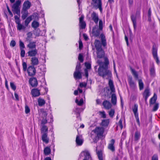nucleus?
Listing matches in <instances>:
<instances>
[{
	"label": "nucleus",
	"mask_w": 160,
	"mask_h": 160,
	"mask_svg": "<svg viewBox=\"0 0 160 160\" xmlns=\"http://www.w3.org/2000/svg\"><path fill=\"white\" fill-rule=\"evenodd\" d=\"M84 18V17L83 16H82L79 18V25L82 29L85 28L86 26L85 22L83 21Z\"/></svg>",
	"instance_id": "14"
},
{
	"label": "nucleus",
	"mask_w": 160,
	"mask_h": 160,
	"mask_svg": "<svg viewBox=\"0 0 160 160\" xmlns=\"http://www.w3.org/2000/svg\"><path fill=\"white\" fill-rule=\"evenodd\" d=\"M92 1L95 4V5L98 6L100 10L101 11L102 5L101 0H92Z\"/></svg>",
	"instance_id": "20"
},
{
	"label": "nucleus",
	"mask_w": 160,
	"mask_h": 160,
	"mask_svg": "<svg viewBox=\"0 0 160 160\" xmlns=\"http://www.w3.org/2000/svg\"><path fill=\"white\" fill-rule=\"evenodd\" d=\"M138 83L140 90H142L143 88V84L142 81L140 79L138 80Z\"/></svg>",
	"instance_id": "39"
},
{
	"label": "nucleus",
	"mask_w": 160,
	"mask_h": 160,
	"mask_svg": "<svg viewBox=\"0 0 160 160\" xmlns=\"http://www.w3.org/2000/svg\"><path fill=\"white\" fill-rule=\"evenodd\" d=\"M31 93L32 96L34 97H38L40 94L39 90L37 89H32L31 91Z\"/></svg>",
	"instance_id": "19"
},
{
	"label": "nucleus",
	"mask_w": 160,
	"mask_h": 160,
	"mask_svg": "<svg viewBox=\"0 0 160 160\" xmlns=\"http://www.w3.org/2000/svg\"><path fill=\"white\" fill-rule=\"evenodd\" d=\"M10 87L14 90L16 89V87L13 82H11L10 83Z\"/></svg>",
	"instance_id": "49"
},
{
	"label": "nucleus",
	"mask_w": 160,
	"mask_h": 160,
	"mask_svg": "<svg viewBox=\"0 0 160 160\" xmlns=\"http://www.w3.org/2000/svg\"><path fill=\"white\" fill-rule=\"evenodd\" d=\"M22 66L23 70L24 71H26L27 68V65L26 63L25 62H23L22 63Z\"/></svg>",
	"instance_id": "53"
},
{
	"label": "nucleus",
	"mask_w": 160,
	"mask_h": 160,
	"mask_svg": "<svg viewBox=\"0 0 160 160\" xmlns=\"http://www.w3.org/2000/svg\"><path fill=\"white\" fill-rule=\"evenodd\" d=\"M27 72L29 76H32L35 74L36 70L34 67L30 66L28 67Z\"/></svg>",
	"instance_id": "7"
},
{
	"label": "nucleus",
	"mask_w": 160,
	"mask_h": 160,
	"mask_svg": "<svg viewBox=\"0 0 160 160\" xmlns=\"http://www.w3.org/2000/svg\"><path fill=\"white\" fill-rule=\"evenodd\" d=\"M32 34L31 32H28L27 34V37L26 38L27 40H28L29 38H31L32 37Z\"/></svg>",
	"instance_id": "47"
},
{
	"label": "nucleus",
	"mask_w": 160,
	"mask_h": 160,
	"mask_svg": "<svg viewBox=\"0 0 160 160\" xmlns=\"http://www.w3.org/2000/svg\"><path fill=\"white\" fill-rule=\"evenodd\" d=\"M14 18L15 20V22L17 24L20 23V20L19 18L16 15L14 16Z\"/></svg>",
	"instance_id": "45"
},
{
	"label": "nucleus",
	"mask_w": 160,
	"mask_h": 160,
	"mask_svg": "<svg viewBox=\"0 0 160 160\" xmlns=\"http://www.w3.org/2000/svg\"><path fill=\"white\" fill-rule=\"evenodd\" d=\"M21 4V1L19 0L16 1L15 3L13 4L12 7V11L13 13L17 14L20 13V9L19 8V6Z\"/></svg>",
	"instance_id": "3"
},
{
	"label": "nucleus",
	"mask_w": 160,
	"mask_h": 160,
	"mask_svg": "<svg viewBox=\"0 0 160 160\" xmlns=\"http://www.w3.org/2000/svg\"><path fill=\"white\" fill-rule=\"evenodd\" d=\"M42 139L43 142L46 143H48L49 142V138L48 137L47 133H43L42 135Z\"/></svg>",
	"instance_id": "18"
},
{
	"label": "nucleus",
	"mask_w": 160,
	"mask_h": 160,
	"mask_svg": "<svg viewBox=\"0 0 160 160\" xmlns=\"http://www.w3.org/2000/svg\"><path fill=\"white\" fill-rule=\"evenodd\" d=\"M7 8L9 14L11 16V17H12V14L11 12V11H10V9H9V7L8 6H7Z\"/></svg>",
	"instance_id": "60"
},
{
	"label": "nucleus",
	"mask_w": 160,
	"mask_h": 160,
	"mask_svg": "<svg viewBox=\"0 0 160 160\" xmlns=\"http://www.w3.org/2000/svg\"><path fill=\"white\" fill-rule=\"evenodd\" d=\"M102 105L104 108L107 109H109L112 106V104L110 102L106 100L103 101Z\"/></svg>",
	"instance_id": "10"
},
{
	"label": "nucleus",
	"mask_w": 160,
	"mask_h": 160,
	"mask_svg": "<svg viewBox=\"0 0 160 160\" xmlns=\"http://www.w3.org/2000/svg\"><path fill=\"white\" fill-rule=\"evenodd\" d=\"M109 86L112 92H115V89L112 81L110 80L109 81Z\"/></svg>",
	"instance_id": "28"
},
{
	"label": "nucleus",
	"mask_w": 160,
	"mask_h": 160,
	"mask_svg": "<svg viewBox=\"0 0 160 160\" xmlns=\"http://www.w3.org/2000/svg\"><path fill=\"white\" fill-rule=\"evenodd\" d=\"M151 74L152 75L154 76L155 75V70L154 68H152L150 69Z\"/></svg>",
	"instance_id": "56"
},
{
	"label": "nucleus",
	"mask_w": 160,
	"mask_h": 160,
	"mask_svg": "<svg viewBox=\"0 0 160 160\" xmlns=\"http://www.w3.org/2000/svg\"><path fill=\"white\" fill-rule=\"evenodd\" d=\"M18 25L17 26V29L19 31H21L22 30L24 29L25 27L20 23L17 24Z\"/></svg>",
	"instance_id": "35"
},
{
	"label": "nucleus",
	"mask_w": 160,
	"mask_h": 160,
	"mask_svg": "<svg viewBox=\"0 0 160 160\" xmlns=\"http://www.w3.org/2000/svg\"><path fill=\"white\" fill-rule=\"evenodd\" d=\"M32 20V17L30 16L28 17L25 21V25L26 26H27L28 24L29 23L30 21Z\"/></svg>",
	"instance_id": "34"
},
{
	"label": "nucleus",
	"mask_w": 160,
	"mask_h": 160,
	"mask_svg": "<svg viewBox=\"0 0 160 160\" xmlns=\"http://www.w3.org/2000/svg\"><path fill=\"white\" fill-rule=\"evenodd\" d=\"M99 113L100 115L102 118H106V114L105 113V112L104 111H100L99 112Z\"/></svg>",
	"instance_id": "48"
},
{
	"label": "nucleus",
	"mask_w": 160,
	"mask_h": 160,
	"mask_svg": "<svg viewBox=\"0 0 160 160\" xmlns=\"http://www.w3.org/2000/svg\"><path fill=\"white\" fill-rule=\"evenodd\" d=\"M100 37L101 38L102 44L103 46L105 47L107 45L105 37L103 34H101L100 35Z\"/></svg>",
	"instance_id": "25"
},
{
	"label": "nucleus",
	"mask_w": 160,
	"mask_h": 160,
	"mask_svg": "<svg viewBox=\"0 0 160 160\" xmlns=\"http://www.w3.org/2000/svg\"><path fill=\"white\" fill-rule=\"evenodd\" d=\"M111 101L113 105H116L117 103V97L115 94L114 93L112 94Z\"/></svg>",
	"instance_id": "23"
},
{
	"label": "nucleus",
	"mask_w": 160,
	"mask_h": 160,
	"mask_svg": "<svg viewBox=\"0 0 160 160\" xmlns=\"http://www.w3.org/2000/svg\"><path fill=\"white\" fill-rule=\"evenodd\" d=\"M39 24L38 22L36 21H34L32 23V26L34 28H36L39 26Z\"/></svg>",
	"instance_id": "36"
},
{
	"label": "nucleus",
	"mask_w": 160,
	"mask_h": 160,
	"mask_svg": "<svg viewBox=\"0 0 160 160\" xmlns=\"http://www.w3.org/2000/svg\"><path fill=\"white\" fill-rule=\"evenodd\" d=\"M30 111V109L27 105L25 106V112L26 114L29 112Z\"/></svg>",
	"instance_id": "50"
},
{
	"label": "nucleus",
	"mask_w": 160,
	"mask_h": 160,
	"mask_svg": "<svg viewBox=\"0 0 160 160\" xmlns=\"http://www.w3.org/2000/svg\"><path fill=\"white\" fill-rule=\"evenodd\" d=\"M158 103H155L154 104V106H153V108L152 110L153 111H156L158 109Z\"/></svg>",
	"instance_id": "43"
},
{
	"label": "nucleus",
	"mask_w": 160,
	"mask_h": 160,
	"mask_svg": "<svg viewBox=\"0 0 160 160\" xmlns=\"http://www.w3.org/2000/svg\"><path fill=\"white\" fill-rule=\"evenodd\" d=\"M86 85L85 83H81L80 84V86L81 87H85Z\"/></svg>",
	"instance_id": "61"
},
{
	"label": "nucleus",
	"mask_w": 160,
	"mask_h": 160,
	"mask_svg": "<svg viewBox=\"0 0 160 160\" xmlns=\"http://www.w3.org/2000/svg\"><path fill=\"white\" fill-rule=\"evenodd\" d=\"M98 158L99 160H102V155L101 151H98L97 152Z\"/></svg>",
	"instance_id": "42"
},
{
	"label": "nucleus",
	"mask_w": 160,
	"mask_h": 160,
	"mask_svg": "<svg viewBox=\"0 0 160 160\" xmlns=\"http://www.w3.org/2000/svg\"><path fill=\"white\" fill-rule=\"evenodd\" d=\"M76 143L79 145H81L82 142V137L80 136H77L76 140Z\"/></svg>",
	"instance_id": "29"
},
{
	"label": "nucleus",
	"mask_w": 160,
	"mask_h": 160,
	"mask_svg": "<svg viewBox=\"0 0 160 160\" xmlns=\"http://www.w3.org/2000/svg\"><path fill=\"white\" fill-rule=\"evenodd\" d=\"M44 153L45 155H48L51 153V149L48 147H46L44 149Z\"/></svg>",
	"instance_id": "31"
},
{
	"label": "nucleus",
	"mask_w": 160,
	"mask_h": 160,
	"mask_svg": "<svg viewBox=\"0 0 160 160\" xmlns=\"http://www.w3.org/2000/svg\"><path fill=\"white\" fill-rule=\"evenodd\" d=\"M140 135V133L138 132H136L135 134V140H137L139 138Z\"/></svg>",
	"instance_id": "41"
},
{
	"label": "nucleus",
	"mask_w": 160,
	"mask_h": 160,
	"mask_svg": "<svg viewBox=\"0 0 160 160\" xmlns=\"http://www.w3.org/2000/svg\"><path fill=\"white\" fill-rule=\"evenodd\" d=\"M74 77L77 79H80L82 78V75L81 72L78 69V66L76 68L75 71L73 74Z\"/></svg>",
	"instance_id": "5"
},
{
	"label": "nucleus",
	"mask_w": 160,
	"mask_h": 160,
	"mask_svg": "<svg viewBox=\"0 0 160 160\" xmlns=\"http://www.w3.org/2000/svg\"><path fill=\"white\" fill-rule=\"evenodd\" d=\"M78 59L81 62L83 61V56L81 54H79Z\"/></svg>",
	"instance_id": "55"
},
{
	"label": "nucleus",
	"mask_w": 160,
	"mask_h": 160,
	"mask_svg": "<svg viewBox=\"0 0 160 160\" xmlns=\"http://www.w3.org/2000/svg\"><path fill=\"white\" fill-rule=\"evenodd\" d=\"M100 30L98 28L97 26L94 27L92 30V33L93 35L96 37L99 36L100 33Z\"/></svg>",
	"instance_id": "11"
},
{
	"label": "nucleus",
	"mask_w": 160,
	"mask_h": 160,
	"mask_svg": "<svg viewBox=\"0 0 160 160\" xmlns=\"http://www.w3.org/2000/svg\"><path fill=\"white\" fill-rule=\"evenodd\" d=\"M29 83L33 87L36 86L38 85V82L36 78H31L29 79Z\"/></svg>",
	"instance_id": "15"
},
{
	"label": "nucleus",
	"mask_w": 160,
	"mask_h": 160,
	"mask_svg": "<svg viewBox=\"0 0 160 160\" xmlns=\"http://www.w3.org/2000/svg\"><path fill=\"white\" fill-rule=\"evenodd\" d=\"M131 71L134 78L136 79H138V75L137 72L132 69H131Z\"/></svg>",
	"instance_id": "38"
},
{
	"label": "nucleus",
	"mask_w": 160,
	"mask_h": 160,
	"mask_svg": "<svg viewBox=\"0 0 160 160\" xmlns=\"http://www.w3.org/2000/svg\"><path fill=\"white\" fill-rule=\"evenodd\" d=\"M104 131V130L103 128L97 127L93 131V132L95 133L97 137L98 138L102 136Z\"/></svg>",
	"instance_id": "4"
},
{
	"label": "nucleus",
	"mask_w": 160,
	"mask_h": 160,
	"mask_svg": "<svg viewBox=\"0 0 160 160\" xmlns=\"http://www.w3.org/2000/svg\"><path fill=\"white\" fill-rule=\"evenodd\" d=\"M38 105L40 106H42L45 104V101L42 99L39 98L38 99Z\"/></svg>",
	"instance_id": "32"
},
{
	"label": "nucleus",
	"mask_w": 160,
	"mask_h": 160,
	"mask_svg": "<svg viewBox=\"0 0 160 160\" xmlns=\"http://www.w3.org/2000/svg\"><path fill=\"white\" fill-rule=\"evenodd\" d=\"M138 106L137 105L135 104L133 107L132 108V111L134 113L135 116L137 119V122L139 123V118L138 117V114L137 113V110H138Z\"/></svg>",
	"instance_id": "9"
},
{
	"label": "nucleus",
	"mask_w": 160,
	"mask_h": 160,
	"mask_svg": "<svg viewBox=\"0 0 160 160\" xmlns=\"http://www.w3.org/2000/svg\"><path fill=\"white\" fill-rule=\"evenodd\" d=\"M140 14V12H137L136 13V16L132 15L131 17V19L133 22V26L134 29H135L136 28V16H139Z\"/></svg>",
	"instance_id": "6"
},
{
	"label": "nucleus",
	"mask_w": 160,
	"mask_h": 160,
	"mask_svg": "<svg viewBox=\"0 0 160 160\" xmlns=\"http://www.w3.org/2000/svg\"><path fill=\"white\" fill-rule=\"evenodd\" d=\"M114 113V110L113 109H111L109 112V115L111 117H112Z\"/></svg>",
	"instance_id": "46"
},
{
	"label": "nucleus",
	"mask_w": 160,
	"mask_h": 160,
	"mask_svg": "<svg viewBox=\"0 0 160 160\" xmlns=\"http://www.w3.org/2000/svg\"><path fill=\"white\" fill-rule=\"evenodd\" d=\"M48 128L45 125H43L41 129V132L42 134L43 133H48Z\"/></svg>",
	"instance_id": "30"
},
{
	"label": "nucleus",
	"mask_w": 160,
	"mask_h": 160,
	"mask_svg": "<svg viewBox=\"0 0 160 160\" xmlns=\"http://www.w3.org/2000/svg\"><path fill=\"white\" fill-rule=\"evenodd\" d=\"M27 16V14L26 13H25L22 16V18L23 19H24Z\"/></svg>",
	"instance_id": "63"
},
{
	"label": "nucleus",
	"mask_w": 160,
	"mask_h": 160,
	"mask_svg": "<svg viewBox=\"0 0 160 160\" xmlns=\"http://www.w3.org/2000/svg\"><path fill=\"white\" fill-rule=\"evenodd\" d=\"M122 120L120 119L119 122H118V123H119V126H120V128H121V129H122Z\"/></svg>",
	"instance_id": "58"
},
{
	"label": "nucleus",
	"mask_w": 160,
	"mask_h": 160,
	"mask_svg": "<svg viewBox=\"0 0 160 160\" xmlns=\"http://www.w3.org/2000/svg\"><path fill=\"white\" fill-rule=\"evenodd\" d=\"M97 62L99 65L98 69L99 75L104 78L108 79L111 77V71L108 69V65L109 62L107 58H104V62H102L99 60Z\"/></svg>",
	"instance_id": "1"
},
{
	"label": "nucleus",
	"mask_w": 160,
	"mask_h": 160,
	"mask_svg": "<svg viewBox=\"0 0 160 160\" xmlns=\"http://www.w3.org/2000/svg\"><path fill=\"white\" fill-rule=\"evenodd\" d=\"M152 53L153 58L155 60L156 63L158 64L159 63V61L157 56V49L154 47H153Z\"/></svg>",
	"instance_id": "8"
},
{
	"label": "nucleus",
	"mask_w": 160,
	"mask_h": 160,
	"mask_svg": "<svg viewBox=\"0 0 160 160\" xmlns=\"http://www.w3.org/2000/svg\"><path fill=\"white\" fill-rule=\"evenodd\" d=\"M27 47L29 48V50L36 49V42H30L28 45Z\"/></svg>",
	"instance_id": "22"
},
{
	"label": "nucleus",
	"mask_w": 160,
	"mask_h": 160,
	"mask_svg": "<svg viewBox=\"0 0 160 160\" xmlns=\"http://www.w3.org/2000/svg\"><path fill=\"white\" fill-rule=\"evenodd\" d=\"M85 65L87 69H89L91 68V64L88 62L85 63Z\"/></svg>",
	"instance_id": "54"
},
{
	"label": "nucleus",
	"mask_w": 160,
	"mask_h": 160,
	"mask_svg": "<svg viewBox=\"0 0 160 160\" xmlns=\"http://www.w3.org/2000/svg\"><path fill=\"white\" fill-rule=\"evenodd\" d=\"M129 83L130 86L132 88H134L135 86V84L134 82L132 80V78H129L128 79Z\"/></svg>",
	"instance_id": "33"
},
{
	"label": "nucleus",
	"mask_w": 160,
	"mask_h": 160,
	"mask_svg": "<svg viewBox=\"0 0 160 160\" xmlns=\"http://www.w3.org/2000/svg\"><path fill=\"white\" fill-rule=\"evenodd\" d=\"M16 45V42L14 40H12L10 42V46L13 47L15 46Z\"/></svg>",
	"instance_id": "57"
},
{
	"label": "nucleus",
	"mask_w": 160,
	"mask_h": 160,
	"mask_svg": "<svg viewBox=\"0 0 160 160\" xmlns=\"http://www.w3.org/2000/svg\"><path fill=\"white\" fill-rule=\"evenodd\" d=\"M31 2L28 1H25L23 5V9L26 10L29 9L31 6Z\"/></svg>",
	"instance_id": "16"
},
{
	"label": "nucleus",
	"mask_w": 160,
	"mask_h": 160,
	"mask_svg": "<svg viewBox=\"0 0 160 160\" xmlns=\"http://www.w3.org/2000/svg\"><path fill=\"white\" fill-rule=\"evenodd\" d=\"M19 45L20 47V49L22 48V49H23V48H24L25 46L24 44L21 41H19Z\"/></svg>",
	"instance_id": "52"
},
{
	"label": "nucleus",
	"mask_w": 160,
	"mask_h": 160,
	"mask_svg": "<svg viewBox=\"0 0 160 160\" xmlns=\"http://www.w3.org/2000/svg\"><path fill=\"white\" fill-rule=\"evenodd\" d=\"M152 160H158V156L156 155H154L153 156L152 158Z\"/></svg>",
	"instance_id": "59"
},
{
	"label": "nucleus",
	"mask_w": 160,
	"mask_h": 160,
	"mask_svg": "<svg viewBox=\"0 0 160 160\" xmlns=\"http://www.w3.org/2000/svg\"><path fill=\"white\" fill-rule=\"evenodd\" d=\"M21 56L22 57H24L25 54V51L23 50V49H22V48H21Z\"/></svg>",
	"instance_id": "51"
},
{
	"label": "nucleus",
	"mask_w": 160,
	"mask_h": 160,
	"mask_svg": "<svg viewBox=\"0 0 160 160\" xmlns=\"http://www.w3.org/2000/svg\"><path fill=\"white\" fill-rule=\"evenodd\" d=\"M99 29L100 30H102V28H103V22H102V21L101 20H100L99 21Z\"/></svg>",
	"instance_id": "44"
},
{
	"label": "nucleus",
	"mask_w": 160,
	"mask_h": 160,
	"mask_svg": "<svg viewBox=\"0 0 160 160\" xmlns=\"http://www.w3.org/2000/svg\"><path fill=\"white\" fill-rule=\"evenodd\" d=\"M28 56L30 57H34L38 54V51L36 49L29 50L28 52Z\"/></svg>",
	"instance_id": "12"
},
{
	"label": "nucleus",
	"mask_w": 160,
	"mask_h": 160,
	"mask_svg": "<svg viewBox=\"0 0 160 160\" xmlns=\"http://www.w3.org/2000/svg\"><path fill=\"white\" fill-rule=\"evenodd\" d=\"M31 61L32 63L34 65H36L38 63V60L37 58L34 57L31 58Z\"/></svg>",
	"instance_id": "27"
},
{
	"label": "nucleus",
	"mask_w": 160,
	"mask_h": 160,
	"mask_svg": "<svg viewBox=\"0 0 160 160\" xmlns=\"http://www.w3.org/2000/svg\"><path fill=\"white\" fill-rule=\"evenodd\" d=\"M82 154L84 156L85 158L84 159L89 160L90 158V154L89 152L87 151H85L82 152L81 153V155Z\"/></svg>",
	"instance_id": "26"
},
{
	"label": "nucleus",
	"mask_w": 160,
	"mask_h": 160,
	"mask_svg": "<svg viewBox=\"0 0 160 160\" xmlns=\"http://www.w3.org/2000/svg\"><path fill=\"white\" fill-rule=\"evenodd\" d=\"M143 95V97L145 98V102H147V99L150 95L149 90L148 88H146L145 89Z\"/></svg>",
	"instance_id": "17"
},
{
	"label": "nucleus",
	"mask_w": 160,
	"mask_h": 160,
	"mask_svg": "<svg viewBox=\"0 0 160 160\" xmlns=\"http://www.w3.org/2000/svg\"><path fill=\"white\" fill-rule=\"evenodd\" d=\"M91 17L94 22L96 24H97L98 20V18L97 15L95 12H93L91 15Z\"/></svg>",
	"instance_id": "21"
},
{
	"label": "nucleus",
	"mask_w": 160,
	"mask_h": 160,
	"mask_svg": "<svg viewBox=\"0 0 160 160\" xmlns=\"http://www.w3.org/2000/svg\"><path fill=\"white\" fill-rule=\"evenodd\" d=\"M157 99V96L155 93H154L153 97L152 98L149 102L150 105L151 106V104H155Z\"/></svg>",
	"instance_id": "24"
},
{
	"label": "nucleus",
	"mask_w": 160,
	"mask_h": 160,
	"mask_svg": "<svg viewBox=\"0 0 160 160\" xmlns=\"http://www.w3.org/2000/svg\"><path fill=\"white\" fill-rule=\"evenodd\" d=\"M83 36L85 40H87L88 39V37L85 34H83Z\"/></svg>",
	"instance_id": "64"
},
{
	"label": "nucleus",
	"mask_w": 160,
	"mask_h": 160,
	"mask_svg": "<svg viewBox=\"0 0 160 160\" xmlns=\"http://www.w3.org/2000/svg\"><path fill=\"white\" fill-rule=\"evenodd\" d=\"M82 46H83V45H82V42L81 41H79V48L80 49H81L82 47Z\"/></svg>",
	"instance_id": "62"
},
{
	"label": "nucleus",
	"mask_w": 160,
	"mask_h": 160,
	"mask_svg": "<svg viewBox=\"0 0 160 160\" xmlns=\"http://www.w3.org/2000/svg\"><path fill=\"white\" fill-rule=\"evenodd\" d=\"M109 123V121L108 119L104 120L102 122V125L104 126H106L108 125Z\"/></svg>",
	"instance_id": "37"
},
{
	"label": "nucleus",
	"mask_w": 160,
	"mask_h": 160,
	"mask_svg": "<svg viewBox=\"0 0 160 160\" xmlns=\"http://www.w3.org/2000/svg\"><path fill=\"white\" fill-rule=\"evenodd\" d=\"M115 143V140L112 139L110 141V142L108 146V148L112 152H114L115 151V147L114 146Z\"/></svg>",
	"instance_id": "13"
},
{
	"label": "nucleus",
	"mask_w": 160,
	"mask_h": 160,
	"mask_svg": "<svg viewBox=\"0 0 160 160\" xmlns=\"http://www.w3.org/2000/svg\"><path fill=\"white\" fill-rule=\"evenodd\" d=\"M75 102L77 103L78 105L79 106H81L83 103V100L82 99L80 100L79 101L77 99H76L75 100Z\"/></svg>",
	"instance_id": "40"
},
{
	"label": "nucleus",
	"mask_w": 160,
	"mask_h": 160,
	"mask_svg": "<svg viewBox=\"0 0 160 160\" xmlns=\"http://www.w3.org/2000/svg\"><path fill=\"white\" fill-rule=\"evenodd\" d=\"M94 44L97 50V57L98 58H102L104 56V53L102 48V45L100 41L98 40H95Z\"/></svg>",
	"instance_id": "2"
}]
</instances>
